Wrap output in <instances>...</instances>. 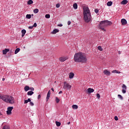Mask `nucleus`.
<instances>
[{
    "mask_svg": "<svg viewBox=\"0 0 129 129\" xmlns=\"http://www.w3.org/2000/svg\"><path fill=\"white\" fill-rule=\"evenodd\" d=\"M40 98H41V95H39L38 96V99H40Z\"/></svg>",
    "mask_w": 129,
    "mask_h": 129,
    "instance_id": "obj_48",
    "label": "nucleus"
},
{
    "mask_svg": "<svg viewBox=\"0 0 129 129\" xmlns=\"http://www.w3.org/2000/svg\"><path fill=\"white\" fill-rule=\"evenodd\" d=\"M103 73H104L105 75H110V72L108 71L107 70H105L103 72Z\"/></svg>",
    "mask_w": 129,
    "mask_h": 129,
    "instance_id": "obj_14",
    "label": "nucleus"
},
{
    "mask_svg": "<svg viewBox=\"0 0 129 129\" xmlns=\"http://www.w3.org/2000/svg\"><path fill=\"white\" fill-rule=\"evenodd\" d=\"M68 25L69 26L70 25H71V21H68Z\"/></svg>",
    "mask_w": 129,
    "mask_h": 129,
    "instance_id": "obj_46",
    "label": "nucleus"
},
{
    "mask_svg": "<svg viewBox=\"0 0 129 129\" xmlns=\"http://www.w3.org/2000/svg\"><path fill=\"white\" fill-rule=\"evenodd\" d=\"M28 100H24V103H25V104L28 103Z\"/></svg>",
    "mask_w": 129,
    "mask_h": 129,
    "instance_id": "obj_45",
    "label": "nucleus"
},
{
    "mask_svg": "<svg viewBox=\"0 0 129 129\" xmlns=\"http://www.w3.org/2000/svg\"><path fill=\"white\" fill-rule=\"evenodd\" d=\"M98 50H99V51H103V49L102 48V47L100 46H99L98 47Z\"/></svg>",
    "mask_w": 129,
    "mask_h": 129,
    "instance_id": "obj_32",
    "label": "nucleus"
},
{
    "mask_svg": "<svg viewBox=\"0 0 129 129\" xmlns=\"http://www.w3.org/2000/svg\"><path fill=\"white\" fill-rule=\"evenodd\" d=\"M114 119H115V120H118V117H117V116H115L114 117Z\"/></svg>",
    "mask_w": 129,
    "mask_h": 129,
    "instance_id": "obj_41",
    "label": "nucleus"
},
{
    "mask_svg": "<svg viewBox=\"0 0 129 129\" xmlns=\"http://www.w3.org/2000/svg\"><path fill=\"white\" fill-rule=\"evenodd\" d=\"M34 2H33L32 0H29L27 2V5H32V4Z\"/></svg>",
    "mask_w": 129,
    "mask_h": 129,
    "instance_id": "obj_26",
    "label": "nucleus"
},
{
    "mask_svg": "<svg viewBox=\"0 0 129 129\" xmlns=\"http://www.w3.org/2000/svg\"><path fill=\"white\" fill-rule=\"evenodd\" d=\"M5 95H0V99H2V100H4Z\"/></svg>",
    "mask_w": 129,
    "mask_h": 129,
    "instance_id": "obj_31",
    "label": "nucleus"
},
{
    "mask_svg": "<svg viewBox=\"0 0 129 129\" xmlns=\"http://www.w3.org/2000/svg\"><path fill=\"white\" fill-rule=\"evenodd\" d=\"M28 102H31V99L30 98H28V100H27Z\"/></svg>",
    "mask_w": 129,
    "mask_h": 129,
    "instance_id": "obj_47",
    "label": "nucleus"
},
{
    "mask_svg": "<svg viewBox=\"0 0 129 129\" xmlns=\"http://www.w3.org/2000/svg\"><path fill=\"white\" fill-rule=\"evenodd\" d=\"M20 48H17L15 51V54H18V53H19V52H20Z\"/></svg>",
    "mask_w": 129,
    "mask_h": 129,
    "instance_id": "obj_28",
    "label": "nucleus"
},
{
    "mask_svg": "<svg viewBox=\"0 0 129 129\" xmlns=\"http://www.w3.org/2000/svg\"><path fill=\"white\" fill-rule=\"evenodd\" d=\"M70 123V122H68V124H69Z\"/></svg>",
    "mask_w": 129,
    "mask_h": 129,
    "instance_id": "obj_52",
    "label": "nucleus"
},
{
    "mask_svg": "<svg viewBox=\"0 0 129 129\" xmlns=\"http://www.w3.org/2000/svg\"><path fill=\"white\" fill-rule=\"evenodd\" d=\"M71 87H72V86H71L69 83H67L66 81L64 82L63 88L65 90H70L71 89Z\"/></svg>",
    "mask_w": 129,
    "mask_h": 129,
    "instance_id": "obj_4",
    "label": "nucleus"
},
{
    "mask_svg": "<svg viewBox=\"0 0 129 129\" xmlns=\"http://www.w3.org/2000/svg\"><path fill=\"white\" fill-rule=\"evenodd\" d=\"M122 93L124 94L125 93V92H126V86H125V85L123 84L122 86Z\"/></svg>",
    "mask_w": 129,
    "mask_h": 129,
    "instance_id": "obj_7",
    "label": "nucleus"
},
{
    "mask_svg": "<svg viewBox=\"0 0 129 129\" xmlns=\"http://www.w3.org/2000/svg\"><path fill=\"white\" fill-rule=\"evenodd\" d=\"M56 33H59V30L58 29H54L53 30L52 32H51V34L52 35H55Z\"/></svg>",
    "mask_w": 129,
    "mask_h": 129,
    "instance_id": "obj_15",
    "label": "nucleus"
},
{
    "mask_svg": "<svg viewBox=\"0 0 129 129\" xmlns=\"http://www.w3.org/2000/svg\"><path fill=\"white\" fill-rule=\"evenodd\" d=\"M56 8H60V4H57L56 5Z\"/></svg>",
    "mask_w": 129,
    "mask_h": 129,
    "instance_id": "obj_38",
    "label": "nucleus"
},
{
    "mask_svg": "<svg viewBox=\"0 0 129 129\" xmlns=\"http://www.w3.org/2000/svg\"><path fill=\"white\" fill-rule=\"evenodd\" d=\"M45 18L46 19H50V15L49 14H46L45 15Z\"/></svg>",
    "mask_w": 129,
    "mask_h": 129,
    "instance_id": "obj_35",
    "label": "nucleus"
},
{
    "mask_svg": "<svg viewBox=\"0 0 129 129\" xmlns=\"http://www.w3.org/2000/svg\"><path fill=\"white\" fill-rule=\"evenodd\" d=\"M32 26L33 28H36V27H37V23H35Z\"/></svg>",
    "mask_w": 129,
    "mask_h": 129,
    "instance_id": "obj_39",
    "label": "nucleus"
},
{
    "mask_svg": "<svg viewBox=\"0 0 129 129\" xmlns=\"http://www.w3.org/2000/svg\"><path fill=\"white\" fill-rule=\"evenodd\" d=\"M96 96L98 99H99V98H100V95L99 93L97 94Z\"/></svg>",
    "mask_w": 129,
    "mask_h": 129,
    "instance_id": "obj_37",
    "label": "nucleus"
},
{
    "mask_svg": "<svg viewBox=\"0 0 129 129\" xmlns=\"http://www.w3.org/2000/svg\"><path fill=\"white\" fill-rule=\"evenodd\" d=\"M10 128H11L10 127V125H5L2 128V129H10Z\"/></svg>",
    "mask_w": 129,
    "mask_h": 129,
    "instance_id": "obj_19",
    "label": "nucleus"
},
{
    "mask_svg": "<svg viewBox=\"0 0 129 129\" xmlns=\"http://www.w3.org/2000/svg\"><path fill=\"white\" fill-rule=\"evenodd\" d=\"M100 28L101 29L102 31H105V29H104V28L103 27H106V26L105 25V23L104 22V21H101L100 23V25H99Z\"/></svg>",
    "mask_w": 129,
    "mask_h": 129,
    "instance_id": "obj_5",
    "label": "nucleus"
},
{
    "mask_svg": "<svg viewBox=\"0 0 129 129\" xmlns=\"http://www.w3.org/2000/svg\"><path fill=\"white\" fill-rule=\"evenodd\" d=\"M95 13H96V14H98V12H99V11H98V9H95L94 10Z\"/></svg>",
    "mask_w": 129,
    "mask_h": 129,
    "instance_id": "obj_36",
    "label": "nucleus"
},
{
    "mask_svg": "<svg viewBox=\"0 0 129 129\" xmlns=\"http://www.w3.org/2000/svg\"><path fill=\"white\" fill-rule=\"evenodd\" d=\"M30 90H31V91H34L35 90V89L33 87L30 88Z\"/></svg>",
    "mask_w": 129,
    "mask_h": 129,
    "instance_id": "obj_43",
    "label": "nucleus"
},
{
    "mask_svg": "<svg viewBox=\"0 0 129 129\" xmlns=\"http://www.w3.org/2000/svg\"><path fill=\"white\" fill-rule=\"evenodd\" d=\"M51 90H52V91L54 92V88H52Z\"/></svg>",
    "mask_w": 129,
    "mask_h": 129,
    "instance_id": "obj_50",
    "label": "nucleus"
},
{
    "mask_svg": "<svg viewBox=\"0 0 129 129\" xmlns=\"http://www.w3.org/2000/svg\"><path fill=\"white\" fill-rule=\"evenodd\" d=\"M57 27H63V24H58Z\"/></svg>",
    "mask_w": 129,
    "mask_h": 129,
    "instance_id": "obj_42",
    "label": "nucleus"
},
{
    "mask_svg": "<svg viewBox=\"0 0 129 129\" xmlns=\"http://www.w3.org/2000/svg\"><path fill=\"white\" fill-rule=\"evenodd\" d=\"M5 78H3V81H5Z\"/></svg>",
    "mask_w": 129,
    "mask_h": 129,
    "instance_id": "obj_51",
    "label": "nucleus"
},
{
    "mask_svg": "<svg viewBox=\"0 0 129 129\" xmlns=\"http://www.w3.org/2000/svg\"><path fill=\"white\" fill-rule=\"evenodd\" d=\"M104 22L105 23V25H106V27H107V26H110L112 24L111 22L108 21L107 20L104 21Z\"/></svg>",
    "mask_w": 129,
    "mask_h": 129,
    "instance_id": "obj_9",
    "label": "nucleus"
},
{
    "mask_svg": "<svg viewBox=\"0 0 129 129\" xmlns=\"http://www.w3.org/2000/svg\"><path fill=\"white\" fill-rule=\"evenodd\" d=\"M14 109V107H8L7 108V114L8 115H11L12 114V110Z\"/></svg>",
    "mask_w": 129,
    "mask_h": 129,
    "instance_id": "obj_6",
    "label": "nucleus"
},
{
    "mask_svg": "<svg viewBox=\"0 0 129 129\" xmlns=\"http://www.w3.org/2000/svg\"><path fill=\"white\" fill-rule=\"evenodd\" d=\"M87 92H88V93H92L93 92H94V89H93L91 88H89L87 89Z\"/></svg>",
    "mask_w": 129,
    "mask_h": 129,
    "instance_id": "obj_11",
    "label": "nucleus"
},
{
    "mask_svg": "<svg viewBox=\"0 0 129 129\" xmlns=\"http://www.w3.org/2000/svg\"><path fill=\"white\" fill-rule=\"evenodd\" d=\"M33 94H34V92H33L32 91H30L29 92H27V95H33Z\"/></svg>",
    "mask_w": 129,
    "mask_h": 129,
    "instance_id": "obj_23",
    "label": "nucleus"
},
{
    "mask_svg": "<svg viewBox=\"0 0 129 129\" xmlns=\"http://www.w3.org/2000/svg\"><path fill=\"white\" fill-rule=\"evenodd\" d=\"M56 99V103H59V101H60V99H59V98H58V97H56L55 98Z\"/></svg>",
    "mask_w": 129,
    "mask_h": 129,
    "instance_id": "obj_34",
    "label": "nucleus"
},
{
    "mask_svg": "<svg viewBox=\"0 0 129 129\" xmlns=\"http://www.w3.org/2000/svg\"><path fill=\"white\" fill-rule=\"evenodd\" d=\"M74 59L75 62H78V63H85L87 61L86 56L82 52L75 53Z\"/></svg>",
    "mask_w": 129,
    "mask_h": 129,
    "instance_id": "obj_1",
    "label": "nucleus"
},
{
    "mask_svg": "<svg viewBox=\"0 0 129 129\" xmlns=\"http://www.w3.org/2000/svg\"><path fill=\"white\" fill-rule=\"evenodd\" d=\"M68 59L67 57L63 56V57H61L59 58V61H60V62H64V61H66V59Z\"/></svg>",
    "mask_w": 129,
    "mask_h": 129,
    "instance_id": "obj_10",
    "label": "nucleus"
},
{
    "mask_svg": "<svg viewBox=\"0 0 129 129\" xmlns=\"http://www.w3.org/2000/svg\"><path fill=\"white\" fill-rule=\"evenodd\" d=\"M73 109H78V106L77 105H73L72 106Z\"/></svg>",
    "mask_w": 129,
    "mask_h": 129,
    "instance_id": "obj_25",
    "label": "nucleus"
},
{
    "mask_svg": "<svg viewBox=\"0 0 129 129\" xmlns=\"http://www.w3.org/2000/svg\"><path fill=\"white\" fill-rule=\"evenodd\" d=\"M112 73H117V74H120V72L117 71V70H113L111 72Z\"/></svg>",
    "mask_w": 129,
    "mask_h": 129,
    "instance_id": "obj_21",
    "label": "nucleus"
},
{
    "mask_svg": "<svg viewBox=\"0 0 129 129\" xmlns=\"http://www.w3.org/2000/svg\"><path fill=\"white\" fill-rule=\"evenodd\" d=\"M55 123L57 126H60L61 125V122H60L56 121Z\"/></svg>",
    "mask_w": 129,
    "mask_h": 129,
    "instance_id": "obj_30",
    "label": "nucleus"
},
{
    "mask_svg": "<svg viewBox=\"0 0 129 129\" xmlns=\"http://www.w3.org/2000/svg\"><path fill=\"white\" fill-rule=\"evenodd\" d=\"M107 6H108V7H111V6H112V2L111 1L108 2L107 3Z\"/></svg>",
    "mask_w": 129,
    "mask_h": 129,
    "instance_id": "obj_24",
    "label": "nucleus"
},
{
    "mask_svg": "<svg viewBox=\"0 0 129 129\" xmlns=\"http://www.w3.org/2000/svg\"><path fill=\"white\" fill-rule=\"evenodd\" d=\"M24 90H25V91H28L30 90V87L28 86H26L24 87Z\"/></svg>",
    "mask_w": 129,
    "mask_h": 129,
    "instance_id": "obj_22",
    "label": "nucleus"
},
{
    "mask_svg": "<svg viewBox=\"0 0 129 129\" xmlns=\"http://www.w3.org/2000/svg\"><path fill=\"white\" fill-rule=\"evenodd\" d=\"M34 14H38L39 13V9H35L33 10Z\"/></svg>",
    "mask_w": 129,
    "mask_h": 129,
    "instance_id": "obj_27",
    "label": "nucleus"
},
{
    "mask_svg": "<svg viewBox=\"0 0 129 129\" xmlns=\"http://www.w3.org/2000/svg\"><path fill=\"white\" fill-rule=\"evenodd\" d=\"M73 8H74V9H75V10H77L78 8V5H77V3H75L73 5Z\"/></svg>",
    "mask_w": 129,
    "mask_h": 129,
    "instance_id": "obj_20",
    "label": "nucleus"
},
{
    "mask_svg": "<svg viewBox=\"0 0 129 129\" xmlns=\"http://www.w3.org/2000/svg\"><path fill=\"white\" fill-rule=\"evenodd\" d=\"M21 33H22V37H24L25 36V35L26 34V33H27V31H26V30L23 29L21 31Z\"/></svg>",
    "mask_w": 129,
    "mask_h": 129,
    "instance_id": "obj_16",
    "label": "nucleus"
},
{
    "mask_svg": "<svg viewBox=\"0 0 129 129\" xmlns=\"http://www.w3.org/2000/svg\"><path fill=\"white\" fill-rule=\"evenodd\" d=\"M31 16L30 14H27L26 15V19H31Z\"/></svg>",
    "mask_w": 129,
    "mask_h": 129,
    "instance_id": "obj_29",
    "label": "nucleus"
},
{
    "mask_svg": "<svg viewBox=\"0 0 129 129\" xmlns=\"http://www.w3.org/2000/svg\"><path fill=\"white\" fill-rule=\"evenodd\" d=\"M33 28H34V27L33 26L28 27V29H33Z\"/></svg>",
    "mask_w": 129,
    "mask_h": 129,
    "instance_id": "obj_44",
    "label": "nucleus"
},
{
    "mask_svg": "<svg viewBox=\"0 0 129 129\" xmlns=\"http://www.w3.org/2000/svg\"><path fill=\"white\" fill-rule=\"evenodd\" d=\"M58 93L59 94H61V93H62V91H60Z\"/></svg>",
    "mask_w": 129,
    "mask_h": 129,
    "instance_id": "obj_49",
    "label": "nucleus"
},
{
    "mask_svg": "<svg viewBox=\"0 0 129 129\" xmlns=\"http://www.w3.org/2000/svg\"><path fill=\"white\" fill-rule=\"evenodd\" d=\"M83 16L84 20L86 23H89L91 21V19L92 18L91 13L88 7H85L83 8Z\"/></svg>",
    "mask_w": 129,
    "mask_h": 129,
    "instance_id": "obj_2",
    "label": "nucleus"
},
{
    "mask_svg": "<svg viewBox=\"0 0 129 129\" xmlns=\"http://www.w3.org/2000/svg\"><path fill=\"white\" fill-rule=\"evenodd\" d=\"M0 114H2V113L0 112Z\"/></svg>",
    "mask_w": 129,
    "mask_h": 129,
    "instance_id": "obj_54",
    "label": "nucleus"
},
{
    "mask_svg": "<svg viewBox=\"0 0 129 129\" xmlns=\"http://www.w3.org/2000/svg\"><path fill=\"white\" fill-rule=\"evenodd\" d=\"M121 23L122 26H124L126 25V24H127V21H126V20H125V19H122L121 20Z\"/></svg>",
    "mask_w": 129,
    "mask_h": 129,
    "instance_id": "obj_8",
    "label": "nucleus"
},
{
    "mask_svg": "<svg viewBox=\"0 0 129 129\" xmlns=\"http://www.w3.org/2000/svg\"><path fill=\"white\" fill-rule=\"evenodd\" d=\"M118 97L119 98H120V99H121V100H122V99H123V98L122 97V96L120 95V94L118 95Z\"/></svg>",
    "mask_w": 129,
    "mask_h": 129,
    "instance_id": "obj_33",
    "label": "nucleus"
},
{
    "mask_svg": "<svg viewBox=\"0 0 129 129\" xmlns=\"http://www.w3.org/2000/svg\"><path fill=\"white\" fill-rule=\"evenodd\" d=\"M9 51H10V49L6 48L5 49L3 50V54H4V55H6L7 54V53L9 52Z\"/></svg>",
    "mask_w": 129,
    "mask_h": 129,
    "instance_id": "obj_13",
    "label": "nucleus"
},
{
    "mask_svg": "<svg viewBox=\"0 0 129 129\" xmlns=\"http://www.w3.org/2000/svg\"><path fill=\"white\" fill-rule=\"evenodd\" d=\"M4 101L7 102V103L14 104V103H15V98H14V97L12 96L5 95L4 97Z\"/></svg>",
    "mask_w": 129,
    "mask_h": 129,
    "instance_id": "obj_3",
    "label": "nucleus"
},
{
    "mask_svg": "<svg viewBox=\"0 0 129 129\" xmlns=\"http://www.w3.org/2000/svg\"><path fill=\"white\" fill-rule=\"evenodd\" d=\"M128 3V1L127 0H123L121 2V5H126V4H127Z\"/></svg>",
    "mask_w": 129,
    "mask_h": 129,
    "instance_id": "obj_17",
    "label": "nucleus"
},
{
    "mask_svg": "<svg viewBox=\"0 0 129 129\" xmlns=\"http://www.w3.org/2000/svg\"><path fill=\"white\" fill-rule=\"evenodd\" d=\"M30 104L31 106H34V103L33 102H30Z\"/></svg>",
    "mask_w": 129,
    "mask_h": 129,
    "instance_id": "obj_40",
    "label": "nucleus"
},
{
    "mask_svg": "<svg viewBox=\"0 0 129 129\" xmlns=\"http://www.w3.org/2000/svg\"><path fill=\"white\" fill-rule=\"evenodd\" d=\"M73 77H74V73H70L69 74V78L70 79H72V78H73Z\"/></svg>",
    "mask_w": 129,
    "mask_h": 129,
    "instance_id": "obj_18",
    "label": "nucleus"
},
{
    "mask_svg": "<svg viewBox=\"0 0 129 129\" xmlns=\"http://www.w3.org/2000/svg\"><path fill=\"white\" fill-rule=\"evenodd\" d=\"M31 16H34V15H33V14H32V15H31Z\"/></svg>",
    "mask_w": 129,
    "mask_h": 129,
    "instance_id": "obj_53",
    "label": "nucleus"
},
{
    "mask_svg": "<svg viewBox=\"0 0 129 129\" xmlns=\"http://www.w3.org/2000/svg\"><path fill=\"white\" fill-rule=\"evenodd\" d=\"M50 95H51V91H49L47 93V94L46 101H48V100H49V99L50 98Z\"/></svg>",
    "mask_w": 129,
    "mask_h": 129,
    "instance_id": "obj_12",
    "label": "nucleus"
}]
</instances>
